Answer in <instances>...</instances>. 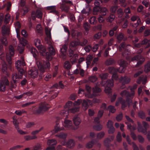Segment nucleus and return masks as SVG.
Returning <instances> with one entry per match:
<instances>
[{"label": "nucleus", "mask_w": 150, "mask_h": 150, "mask_svg": "<svg viewBox=\"0 0 150 150\" xmlns=\"http://www.w3.org/2000/svg\"><path fill=\"white\" fill-rule=\"evenodd\" d=\"M37 64L38 69L40 72V76H42V74L45 72V70L50 69V64L48 61L43 62L38 61Z\"/></svg>", "instance_id": "obj_1"}, {"label": "nucleus", "mask_w": 150, "mask_h": 150, "mask_svg": "<svg viewBox=\"0 0 150 150\" xmlns=\"http://www.w3.org/2000/svg\"><path fill=\"white\" fill-rule=\"evenodd\" d=\"M50 108V105L45 103L40 104L38 109L36 111H33L34 113L38 114H42Z\"/></svg>", "instance_id": "obj_2"}, {"label": "nucleus", "mask_w": 150, "mask_h": 150, "mask_svg": "<svg viewBox=\"0 0 150 150\" xmlns=\"http://www.w3.org/2000/svg\"><path fill=\"white\" fill-rule=\"evenodd\" d=\"M66 4L72 5L73 3L71 1L69 0H62V3H60V8L62 11L67 13L69 10V6L66 5Z\"/></svg>", "instance_id": "obj_3"}, {"label": "nucleus", "mask_w": 150, "mask_h": 150, "mask_svg": "<svg viewBox=\"0 0 150 150\" xmlns=\"http://www.w3.org/2000/svg\"><path fill=\"white\" fill-rule=\"evenodd\" d=\"M118 50L120 52H123L122 54L123 56L128 55L130 53L127 50V46L126 45L125 42H122L120 45Z\"/></svg>", "instance_id": "obj_4"}, {"label": "nucleus", "mask_w": 150, "mask_h": 150, "mask_svg": "<svg viewBox=\"0 0 150 150\" xmlns=\"http://www.w3.org/2000/svg\"><path fill=\"white\" fill-rule=\"evenodd\" d=\"M0 123L4 124H0V133L4 134H7V131L3 129H5L6 128V126L8 124V122L4 119H0Z\"/></svg>", "instance_id": "obj_5"}, {"label": "nucleus", "mask_w": 150, "mask_h": 150, "mask_svg": "<svg viewBox=\"0 0 150 150\" xmlns=\"http://www.w3.org/2000/svg\"><path fill=\"white\" fill-rule=\"evenodd\" d=\"M2 82L1 83H0V91H4L5 90L6 87L5 86L3 85V84L5 83L6 85L8 86L9 83L6 77H5L2 78Z\"/></svg>", "instance_id": "obj_6"}, {"label": "nucleus", "mask_w": 150, "mask_h": 150, "mask_svg": "<svg viewBox=\"0 0 150 150\" xmlns=\"http://www.w3.org/2000/svg\"><path fill=\"white\" fill-rule=\"evenodd\" d=\"M40 48L39 47L38 48L40 50V53L43 56H46V58L48 60H51V56L49 55V53L46 52L45 47L42 45L40 46Z\"/></svg>", "instance_id": "obj_7"}, {"label": "nucleus", "mask_w": 150, "mask_h": 150, "mask_svg": "<svg viewBox=\"0 0 150 150\" xmlns=\"http://www.w3.org/2000/svg\"><path fill=\"white\" fill-rule=\"evenodd\" d=\"M134 60L138 61L137 65V66H139L143 63L145 61V58L144 57L141 55H138L135 56L132 58V61Z\"/></svg>", "instance_id": "obj_8"}, {"label": "nucleus", "mask_w": 150, "mask_h": 150, "mask_svg": "<svg viewBox=\"0 0 150 150\" xmlns=\"http://www.w3.org/2000/svg\"><path fill=\"white\" fill-rule=\"evenodd\" d=\"M42 16V13L41 11L39 9L37 10L36 11H33L31 14L32 18L33 20H35L36 17L41 18Z\"/></svg>", "instance_id": "obj_9"}, {"label": "nucleus", "mask_w": 150, "mask_h": 150, "mask_svg": "<svg viewBox=\"0 0 150 150\" xmlns=\"http://www.w3.org/2000/svg\"><path fill=\"white\" fill-rule=\"evenodd\" d=\"M16 67L17 69L21 68V66H23L25 65V63L24 61L23 57H21L20 60L17 61L15 63Z\"/></svg>", "instance_id": "obj_10"}, {"label": "nucleus", "mask_w": 150, "mask_h": 150, "mask_svg": "<svg viewBox=\"0 0 150 150\" xmlns=\"http://www.w3.org/2000/svg\"><path fill=\"white\" fill-rule=\"evenodd\" d=\"M101 84L103 86L111 87L114 86V82L112 80H108L106 82L105 81H102Z\"/></svg>", "instance_id": "obj_11"}, {"label": "nucleus", "mask_w": 150, "mask_h": 150, "mask_svg": "<svg viewBox=\"0 0 150 150\" xmlns=\"http://www.w3.org/2000/svg\"><path fill=\"white\" fill-rule=\"evenodd\" d=\"M28 74L32 78H35L38 77V71L37 69H33L28 71Z\"/></svg>", "instance_id": "obj_12"}, {"label": "nucleus", "mask_w": 150, "mask_h": 150, "mask_svg": "<svg viewBox=\"0 0 150 150\" xmlns=\"http://www.w3.org/2000/svg\"><path fill=\"white\" fill-rule=\"evenodd\" d=\"M92 91L95 96L96 97L100 95L99 93L101 91V90L99 87L96 86L93 88Z\"/></svg>", "instance_id": "obj_13"}, {"label": "nucleus", "mask_w": 150, "mask_h": 150, "mask_svg": "<svg viewBox=\"0 0 150 150\" xmlns=\"http://www.w3.org/2000/svg\"><path fill=\"white\" fill-rule=\"evenodd\" d=\"M119 80L123 84H124L129 83L130 82V79L127 76H124L121 77Z\"/></svg>", "instance_id": "obj_14"}, {"label": "nucleus", "mask_w": 150, "mask_h": 150, "mask_svg": "<svg viewBox=\"0 0 150 150\" xmlns=\"http://www.w3.org/2000/svg\"><path fill=\"white\" fill-rule=\"evenodd\" d=\"M137 124L138 125L137 128L138 131L139 132L142 133L145 135L146 134L147 132V130L143 128L141 126V123L139 122H138Z\"/></svg>", "instance_id": "obj_15"}, {"label": "nucleus", "mask_w": 150, "mask_h": 150, "mask_svg": "<svg viewBox=\"0 0 150 150\" xmlns=\"http://www.w3.org/2000/svg\"><path fill=\"white\" fill-rule=\"evenodd\" d=\"M73 120L74 124L78 128L81 122V119L79 117H74Z\"/></svg>", "instance_id": "obj_16"}, {"label": "nucleus", "mask_w": 150, "mask_h": 150, "mask_svg": "<svg viewBox=\"0 0 150 150\" xmlns=\"http://www.w3.org/2000/svg\"><path fill=\"white\" fill-rule=\"evenodd\" d=\"M63 125L65 127L69 128L72 126V123L71 120H65Z\"/></svg>", "instance_id": "obj_17"}, {"label": "nucleus", "mask_w": 150, "mask_h": 150, "mask_svg": "<svg viewBox=\"0 0 150 150\" xmlns=\"http://www.w3.org/2000/svg\"><path fill=\"white\" fill-rule=\"evenodd\" d=\"M45 32L47 36V37L45 38V40L50 42V40L51 39L50 30L47 28H46L45 29Z\"/></svg>", "instance_id": "obj_18"}, {"label": "nucleus", "mask_w": 150, "mask_h": 150, "mask_svg": "<svg viewBox=\"0 0 150 150\" xmlns=\"http://www.w3.org/2000/svg\"><path fill=\"white\" fill-rule=\"evenodd\" d=\"M69 112L68 110H63L61 111L60 114L62 117L66 119L68 117Z\"/></svg>", "instance_id": "obj_19"}, {"label": "nucleus", "mask_w": 150, "mask_h": 150, "mask_svg": "<svg viewBox=\"0 0 150 150\" xmlns=\"http://www.w3.org/2000/svg\"><path fill=\"white\" fill-rule=\"evenodd\" d=\"M47 9L50 11V13H53L55 14H58V12L56 10V7L55 6H48L47 7Z\"/></svg>", "instance_id": "obj_20"}, {"label": "nucleus", "mask_w": 150, "mask_h": 150, "mask_svg": "<svg viewBox=\"0 0 150 150\" xmlns=\"http://www.w3.org/2000/svg\"><path fill=\"white\" fill-rule=\"evenodd\" d=\"M115 18V16L114 14L111 13L107 18L106 20L107 22L111 23L114 20Z\"/></svg>", "instance_id": "obj_21"}, {"label": "nucleus", "mask_w": 150, "mask_h": 150, "mask_svg": "<svg viewBox=\"0 0 150 150\" xmlns=\"http://www.w3.org/2000/svg\"><path fill=\"white\" fill-rule=\"evenodd\" d=\"M49 45L48 47V49L51 55H53L55 54V50L54 49L52 44V43L50 42L48 43Z\"/></svg>", "instance_id": "obj_22"}, {"label": "nucleus", "mask_w": 150, "mask_h": 150, "mask_svg": "<svg viewBox=\"0 0 150 150\" xmlns=\"http://www.w3.org/2000/svg\"><path fill=\"white\" fill-rule=\"evenodd\" d=\"M7 44V41L6 39L5 38H2L0 39V49H1L2 47V45H6Z\"/></svg>", "instance_id": "obj_23"}, {"label": "nucleus", "mask_w": 150, "mask_h": 150, "mask_svg": "<svg viewBox=\"0 0 150 150\" xmlns=\"http://www.w3.org/2000/svg\"><path fill=\"white\" fill-rule=\"evenodd\" d=\"M1 69L3 72L4 73H7V76H8L9 74L7 72L6 65L5 63H4L2 64Z\"/></svg>", "instance_id": "obj_24"}, {"label": "nucleus", "mask_w": 150, "mask_h": 150, "mask_svg": "<svg viewBox=\"0 0 150 150\" xmlns=\"http://www.w3.org/2000/svg\"><path fill=\"white\" fill-rule=\"evenodd\" d=\"M108 12V9L105 7H103L100 8V13L103 16H105Z\"/></svg>", "instance_id": "obj_25"}, {"label": "nucleus", "mask_w": 150, "mask_h": 150, "mask_svg": "<svg viewBox=\"0 0 150 150\" xmlns=\"http://www.w3.org/2000/svg\"><path fill=\"white\" fill-rule=\"evenodd\" d=\"M70 59V60L72 64H74L76 62L78 57V55L77 54H74Z\"/></svg>", "instance_id": "obj_26"}, {"label": "nucleus", "mask_w": 150, "mask_h": 150, "mask_svg": "<svg viewBox=\"0 0 150 150\" xmlns=\"http://www.w3.org/2000/svg\"><path fill=\"white\" fill-rule=\"evenodd\" d=\"M62 129L60 128L59 123H57L56 125L55 126L54 129L51 131V132L52 134H54Z\"/></svg>", "instance_id": "obj_27"}, {"label": "nucleus", "mask_w": 150, "mask_h": 150, "mask_svg": "<svg viewBox=\"0 0 150 150\" xmlns=\"http://www.w3.org/2000/svg\"><path fill=\"white\" fill-rule=\"evenodd\" d=\"M89 101V100H87V101L85 100H83V102L82 103V107L83 110H86L88 108V101Z\"/></svg>", "instance_id": "obj_28"}, {"label": "nucleus", "mask_w": 150, "mask_h": 150, "mask_svg": "<svg viewBox=\"0 0 150 150\" xmlns=\"http://www.w3.org/2000/svg\"><path fill=\"white\" fill-rule=\"evenodd\" d=\"M57 143V140L54 139L48 140L47 142V145L50 146L55 145Z\"/></svg>", "instance_id": "obj_29"}, {"label": "nucleus", "mask_w": 150, "mask_h": 150, "mask_svg": "<svg viewBox=\"0 0 150 150\" xmlns=\"http://www.w3.org/2000/svg\"><path fill=\"white\" fill-rule=\"evenodd\" d=\"M147 44V45L145 47V48H148L150 46V40H148L146 38H145L142 41L141 44L143 45Z\"/></svg>", "instance_id": "obj_30"}, {"label": "nucleus", "mask_w": 150, "mask_h": 150, "mask_svg": "<svg viewBox=\"0 0 150 150\" xmlns=\"http://www.w3.org/2000/svg\"><path fill=\"white\" fill-rule=\"evenodd\" d=\"M75 145V142L72 139H70L68 141L67 144V146L69 148H72Z\"/></svg>", "instance_id": "obj_31"}, {"label": "nucleus", "mask_w": 150, "mask_h": 150, "mask_svg": "<svg viewBox=\"0 0 150 150\" xmlns=\"http://www.w3.org/2000/svg\"><path fill=\"white\" fill-rule=\"evenodd\" d=\"M55 136L56 137H58L59 139L64 140L66 139L67 137V134L65 133L61 132L59 134L56 135Z\"/></svg>", "instance_id": "obj_32"}, {"label": "nucleus", "mask_w": 150, "mask_h": 150, "mask_svg": "<svg viewBox=\"0 0 150 150\" xmlns=\"http://www.w3.org/2000/svg\"><path fill=\"white\" fill-rule=\"evenodd\" d=\"M9 30V28L5 26L2 27V32L3 34H8Z\"/></svg>", "instance_id": "obj_33"}, {"label": "nucleus", "mask_w": 150, "mask_h": 150, "mask_svg": "<svg viewBox=\"0 0 150 150\" xmlns=\"http://www.w3.org/2000/svg\"><path fill=\"white\" fill-rule=\"evenodd\" d=\"M98 80L97 77L96 76H92L88 78V80L89 81L92 83H94Z\"/></svg>", "instance_id": "obj_34"}, {"label": "nucleus", "mask_w": 150, "mask_h": 150, "mask_svg": "<svg viewBox=\"0 0 150 150\" xmlns=\"http://www.w3.org/2000/svg\"><path fill=\"white\" fill-rule=\"evenodd\" d=\"M30 52L33 54V57L36 58L38 54V52L36 49L34 47H31L30 49Z\"/></svg>", "instance_id": "obj_35"}, {"label": "nucleus", "mask_w": 150, "mask_h": 150, "mask_svg": "<svg viewBox=\"0 0 150 150\" xmlns=\"http://www.w3.org/2000/svg\"><path fill=\"white\" fill-rule=\"evenodd\" d=\"M12 119L13 120V122L15 126V128H18V127H19V123L16 119V116H14L13 117Z\"/></svg>", "instance_id": "obj_36"}, {"label": "nucleus", "mask_w": 150, "mask_h": 150, "mask_svg": "<svg viewBox=\"0 0 150 150\" xmlns=\"http://www.w3.org/2000/svg\"><path fill=\"white\" fill-rule=\"evenodd\" d=\"M59 86L60 88H64V86L63 84L62 83L61 81H60L59 83V85L58 84H55L52 87V88H58V87Z\"/></svg>", "instance_id": "obj_37"}, {"label": "nucleus", "mask_w": 150, "mask_h": 150, "mask_svg": "<svg viewBox=\"0 0 150 150\" xmlns=\"http://www.w3.org/2000/svg\"><path fill=\"white\" fill-rule=\"evenodd\" d=\"M91 10V9L89 6H87L84 8L81 11V12L84 14H88L89 12Z\"/></svg>", "instance_id": "obj_38"}, {"label": "nucleus", "mask_w": 150, "mask_h": 150, "mask_svg": "<svg viewBox=\"0 0 150 150\" xmlns=\"http://www.w3.org/2000/svg\"><path fill=\"white\" fill-rule=\"evenodd\" d=\"M24 138L25 140L28 141L36 139L37 137L36 136H34L32 137L29 135H26L24 136Z\"/></svg>", "instance_id": "obj_39"}, {"label": "nucleus", "mask_w": 150, "mask_h": 150, "mask_svg": "<svg viewBox=\"0 0 150 150\" xmlns=\"http://www.w3.org/2000/svg\"><path fill=\"white\" fill-rule=\"evenodd\" d=\"M109 72L112 74H115L117 71V69L113 67H110L108 68Z\"/></svg>", "instance_id": "obj_40"}, {"label": "nucleus", "mask_w": 150, "mask_h": 150, "mask_svg": "<svg viewBox=\"0 0 150 150\" xmlns=\"http://www.w3.org/2000/svg\"><path fill=\"white\" fill-rule=\"evenodd\" d=\"M111 142V140L108 138L106 139L104 141V144L107 147L110 146V144Z\"/></svg>", "instance_id": "obj_41"}, {"label": "nucleus", "mask_w": 150, "mask_h": 150, "mask_svg": "<svg viewBox=\"0 0 150 150\" xmlns=\"http://www.w3.org/2000/svg\"><path fill=\"white\" fill-rule=\"evenodd\" d=\"M11 20V16L8 13L5 16L4 22L6 23H8Z\"/></svg>", "instance_id": "obj_42"}, {"label": "nucleus", "mask_w": 150, "mask_h": 150, "mask_svg": "<svg viewBox=\"0 0 150 150\" xmlns=\"http://www.w3.org/2000/svg\"><path fill=\"white\" fill-rule=\"evenodd\" d=\"M34 42L35 45L38 48L39 47H40V46L42 45L40 39H35V40Z\"/></svg>", "instance_id": "obj_43"}, {"label": "nucleus", "mask_w": 150, "mask_h": 150, "mask_svg": "<svg viewBox=\"0 0 150 150\" xmlns=\"http://www.w3.org/2000/svg\"><path fill=\"white\" fill-rule=\"evenodd\" d=\"M120 95L122 97H129V93L126 90H125L121 91L120 93Z\"/></svg>", "instance_id": "obj_44"}, {"label": "nucleus", "mask_w": 150, "mask_h": 150, "mask_svg": "<svg viewBox=\"0 0 150 150\" xmlns=\"http://www.w3.org/2000/svg\"><path fill=\"white\" fill-rule=\"evenodd\" d=\"M118 16L119 18H121L124 14L123 10L121 8H119L117 11Z\"/></svg>", "instance_id": "obj_45"}, {"label": "nucleus", "mask_w": 150, "mask_h": 150, "mask_svg": "<svg viewBox=\"0 0 150 150\" xmlns=\"http://www.w3.org/2000/svg\"><path fill=\"white\" fill-rule=\"evenodd\" d=\"M105 134V133L103 132H101L98 133L97 135V138L98 139H101L103 138Z\"/></svg>", "instance_id": "obj_46"}, {"label": "nucleus", "mask_w": 150, "mask_h": 150, "mask_svg": "<svg viewBox=\"0 0 150 150\" xmlns=\"http://www.w3.org/2000/svg\"><path fill=\"white\" fill-rule=\"evenodd\" d=\"M89 22L91 24L94 25L96 24L97 22L96 17L95 16L91 17L89 20Z\"/></svg>", "instance_id": "obj_47"}, {"label": "nucleus", "mask_w": 150, "mask_h": 150, "mask_svg": "<svg viewBox=\"0 0 150 150\" xmlns=\"http://www.w3.org/2000/svg\"><path fill=\"white\" fill-rule=\"evenodd\" d=\"M94 142L93 141H91L87 143L86 145V147L87 149H90L92 147L94 144Z\"/></svg>", "instance_id": "obj_48"}, {"label": "nucleus", "mask_w": 150, "mask_h": 150, "mask_svg": "<svg viewBox=\"0 0 150 150\" xmlns=\"http://www.w3.org/2000/svg\"><path fill=\"white\" fill-rule=\"evenodd\" d=\"M12 80L13 81H17V80L16 79H19V78H21V76H18L17 74L16 73H14L13 74H12Z\"/></svg>", "instance_id": "obj_49"}, {"label": "nucleus", "mask_w": 150, "mask_h": 150, "mask_svg": "<svg viewBox=\"0 0 150 150\" xmlns=\"http://www.w3.org/2000/svg\"><path fill=\"white\" fill-rule=\"evenodd\" d=\"M117 38L118 40L120 41L125 40V39L124 38V34L122 33H120L117 36Z\"/></svg>", "instance_id": "obj_50"}, {"label": "nucleus", "mask_w": 150, "mask_h": 150, "mask_svg": "<svg viewBox=\"0 0 150 150\" xmlns=\"http://www.w3.org/2000/svg\"><path fill=\"white\" fill-rule=\"evenodd\" d=\"M9 52L11 56H13L14 54V49L13 46L10 45L9 47Z\"/></svg>", "instance_id": "obj_51"}, {"label": "nucleus", "mask_w": 150, "mask_h": 150, "mask_svg": "<svg viewBox=\"0 0 150 150\" xmlns=\"http://www.w3.org/2000/svg\"><path fill=\"white\" fill-rule=\"evenodd\" d=\"M42 28L40 25L39 24L37 25L36 28V31L39 33H41L42 32Z\"/></svg>", "instance_id": "obj_52"}, {"label": "nucleus", "mask_w": 150, "mask_h": 150, "mask_svg": "<svg viewBox=\"0 0 150 150\" xmlns=\"http://www.w3.org/2000/svg\"><path fill=\"white\" fill-rule=\"evenodd\" d=\"M115 63V61L112 59H109L106 60L105 63L107 65H110L112 64Z\"/></svg>", "instance_id": "obj_53"}, {"label": "nucleus", "mask_w": 150, "mask_h": 150, "mask_svg": "<svg viewBox=\"0 0 150 150\" xmlns=\"http://www.w3.org/2000/svg\"><path fill=\"white\" fill-rule=\"evenodd\" d=\"M69 112L71 113H74L79 111V107H75L69 109Z\"/></svg>", "instance_id": "obj_54"}, {"label": "nucleus", "mask_w": 150, "mask_h": 150, "mask_svg": "<svg viewBox=\"0 0 150 150\" xmlns=\"http://www.w3.org/2000/svg\"><path fill=\"white\" fill-rule=\"evenodd\" d=\"M139 117L142 119H144L146 118L145 113L143 111H140L138 113Z\"/></svg>", "instance_id": "obj_55"}, {"label": "nucleus", "mask_w": 150, "mask_h": 150, "mask_svg": "<svg viewBox=\"0 0 150 150\" xmlns=\"http://www.w3.org/2000/svg\"><path fill=\"white\" fill-rule=\"evenodd\" d=\"M41 146L40 144H37L33 147V150H41Z\"/></svg>", "instance_id": "obj_56"}, {"label": "nucleus", "mask_w": 150, "mask_h": 150, "mask_svg": "<svg viewBox=\"0 0 150 150\" xmlns=\"http://www.w3.org/2000/svg\"><path fill=\"white\" fill-rule=\"evenodd\" d=\"M24 49V46L19 44L18 47V50L19 51L20 53H22Z\"/></svg>", "instance_id": "obj_57"}, {"label": "nucleus", "mask_w": 150, "mask_h": 150, "mask_svg": "<svg viewBox=\"0 0 150 150\" xmlns=\"http://www.w3.org/2000/svg\"><path fill=\"white\" fill-rule=\"evenodd\" d=\"M108 74L107 73H102L99 75V77L102 79H105L108 76Z\"/></svg>", "instance_id": "obj_58"}, {"label": "nucleus", "mask_w": 150, "mask_h": 150, "mask_svg": "<svg viewBox=\"0 0 150 150\" xmlns=\"http://www.w3.org/2000/svg\"><path fill=\"white\" fill-rule=\"evenodd\" d=\"M102 126L100 125H95L93 126L94 129L97 131H100L102 129Z\"/></svg>", "instance_id": "obj_59"}, {"label": "nucleus", "mask_w": 150, "mask_h": 150, "mask_svg": "<svg viewBox=\"0 0 150 150\" xmlns=\"http://www.w3.org/2000/svg\"><path fill=\"white\" fill-rule=\"evenodd\" d=\"M117 141L119 142H121L122 140L121 133L120 132H118L116 136Z\"/></svg>", "instance_id": "obj_60"}, {"label": "nucleus", "mask_w": 150, "mask_h": 150, "mask_svg": "<svg viewBox=\"0 0 150 150\" xmlns=\"http://www.w3.org/2000/svg\"><path fill=\"white\" fill-rule=\"evenodd\" d=\"M144 71L146 72H148L150 71V61L145 65Z\"/></svg>", "instance_id": "obj_61"}, {"label": "nucleus", "mask_w": 150, "mask_h": 150, "mask_svg": "<svg viewBox=\"0 0 150 150\" xmlns=\"http://www.w3.org/2000/svg\"><path fill=\"white\" fill-rule=\"evenodd\" d=\"M17 81H13V80L10 83L11 87L12 88H15L16 87V84L17 83Z\"/></svg>", "instance_id": "obj_62"}, {"label": "nucleus", "mask_w": 150, "mask_h": 150, "mask_svg": "<svg viewBox=\"0 0 150 150\" xmlns=\"http://www.w3.org/2000/svg\"><path fill=\"white\" fill-rule=\"evenodd\" d=\"M108 108L110 112L112 113H114L116 111V109L114 107L110 105L108 107Z\"/></svg>", "instance_id": "obj_63"}, {"label": "nucleus", "mask_w": 150, "mask_h": 150, "mask_svg": "<svg viewBox=\"0 0 150 150\" xmlns=\"http://www.w3.org/2000/svg\"><path fill=\"white\" fill-rule=\"evenodd\" d=\"M20 44L24 46L28 44L27 41L25 39L22 38L20 40Z\"/></svg>", "instance_id": "obj_64"}]
</instances>
